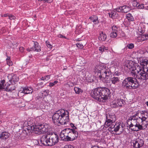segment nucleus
Wrapping results in <instances>:
<instances>
[{"label": "nucleus", "mask_w": 148, "mask_h": 148, "mask_svg": "<svg viewBox=\"0 0 148 148\" xmlns=\"http://www.w3.org/2000/svg\"><path fill=\"white\" fill-rule=\"evenodd\" d=\"M31 126L32 130L37 132V133L40 134L46 132L45 134L42 136L40 138V142L44 145L52 146L57 143L59 140L58 135L50 131L49 128V126L47 125L40 124Z\"/></svg>", "instance_id": "obj_1"}, {"label": "nucleus", "mask_w": 148, "mask_h": 148, "mask_svg": "<svg viewBox=\"0 0 148 148\" xmlns=\"http://www.w3.org/2000/svg\"><path fill=\"white\" fill-rule=\"evenodd\" d=\"M143 111L137 112L135 114L130 116L127 120L131 121V123L129 125V128L133 131H138L143 130L142 124Z\"/></svg>", "instance_id": "obj_2"}, {"label": "nucleus", "mask_w": 148, "mask_h": 148, "mask_svg": "<svg viewBox=\"0 0 148 148\" xmlns=\"http://www.w3.org/2000/svg\"><path fill=\"white\" fill-rule=\"evenodd\" d=\"M110 94V90L106 87L97 88L92 90V97L94 99L104 102L108 99Z\"/></svg>", "instance_id": "obj_3"}, {"label": "nucleus", "mask_w": 148, "mask_h": 148, "mask_svg": "<svg viewBox=\"0 0 148 148\" xmlns=\"http://www.w3.org/2000/svg\"><path fill=\"white\" fill-rule=\"evenodd\" d=\"M69 112L62 109L56 112L53 115L52 119L53 122L58 125H64L66 123V119H68Z\"/></svg>", "instance_id": "obj_4"}, {"label": "nucleus", "mask_w": 148, "mask_h": 148, "mask_svg": "<svg viewBox=\"0 0 148 148\" xmlns=\"http://www.w3.org/2000/svg\"><path fill=\"white\" fill-rule=\"evenodd\" d=\"M95 70L96 72L100 73L99 77L101 80L104 82H108L112 74L110 69L101 65H98L95 67Z\"/></svg>", "instance_id": "obj_5"}, {"label": "nucleus", "mask_w": 148, "mask_h": 148, "mask_svg": "<svg viewBox=\"0 0 148 148\" xmlns=\"http://www.w3.org/2000/svg\"><path fill=\"white\" fill-rule=\"evenodd\" d=\"M95 70L96 72L100 73L99 77L101 80L104 82H108L112 74L110 69L101 65H98L95 67Z\"/></svg>", "instance_id": "obj_6"}, {"label": "nucleus", "mask_w": 148, "mask_h": 148, "mask_svg": "<svg viewBox=\"0 0 148 148\" xmlns=\"http://www.w3.org/2000/svg\"><path fill=\"white\" fill-rule=\"evenodd\" d=\"M139 86L138 81L136 78L131 77L126 78L122 83V86L127 90L136 89Z\"/></svg>", "instance_id": "obj_7"}, {"label": "nucleus", "mask_w": 148, "mask_h": 148, "mask_svg": "<svg viewBox=\"0 0 148 148\" xmlns=\"http://www.w3.org/2000/svg\"><path fill=\"white\" fill-rule=\"evenodd\" d=\"M124 102V101L123 99H117L111 102L110 106L112 108H117L119 107H122Z\"/></svg>", "instance_id": "obj_8"}, {"label": "nucleus", "mask_w": 148, "mask_h": 148, "mask_svg": "<svg viewBox=\"0 0 148 148\" xmlns=\"http://www.w3.org/2000/svg\"><path fill=\"white\" fill-rule=\"evenodd\" d=\"M134 147L135 148H140L144 145V141L143 139L140 138H137L133 141Z\"/></svg>", "instance_id": "obj_9"}, {"label": "nucleus", "mask_w": 148, "mask_h": 148, "mask_svg": "<svg viewBox=\"0 0 148 148\" xmlns=\"http://www.w3.org/2000/svg\"><path fill=\"white\" fill-rule=\"evenodd\" d=\"M143 119L142 124L143 128H145L147 127L148 125V112L145 111H143V114H142Z\"/></svg>", "instance_id": "obj_10"}, {"label": "nucleus", "mask_w": 148, "mask_h": 148, "mask_svg": "<svg viewBox=\"0 0 148 148\" xmlns=\"http://www.w3.org/2000/svg\"><path fill=\"white\" fill-rule=\"evenodd\" d=\"M27 50L28 51H34L39 52L41 50V47L37 42H34V43L33 47L27 49Z\"/></svg>", "instance_id": "obj_11"}, {"label": "nucleus", "mask_w": 148, "mask_h": 148, "mask_svg": "<svg viewBox=\"0 0 148 148\" xmlns=\"http://www.w3.org/2000/svg\"><path fill=\"white\" fill-rule=\"evenodd\" d=\"M33 92V89L31 87H22L18 92V94H20L23 93L25 94L32 93Z\"/></svg>", "instance_id": "obj_12"}, {"label": "nucleus", "mask_w": 148, "mask_h": 148, "mask_svg": "<svg viewBox=\"0 0 148 148\" xmlns=\"http://www.w3.org/2000/svg\"><path fill=\"white\" fill-rule=\"evenodd\" d=\"M122 128L123 130V124L120 122H116L115 125H113L110 127V128L111 129H113L114 131L115 132L118 131L119 129Z\"/></svg>", "instance_id": "obj_13"}, {"label": "nucleus", "mask_w": 148, "mask_h": 148, "mask_svg": "<svg viewBox=\"0 0 148 148\" xmlns=\"http://www.w3.org/2000/svg\"><path fill=\"white\" fill-rule=\"evenodd\" d=\"M70 132L69 133L68 135L73 140L77 138L78 136L77 132L74 129H70Z\"/></svg>", "instance_id": "obj_14"}, {"label": "nucleus", "mask_w": 148, "mask_h": 148, "mask_svg": "<svg viewBox=\"0 0 148 148\" xmlns=\"http://www.w3.org/2000/svg\"><path fill=\"white\" fill-rule=\"evenodd\" d=\"M140 67L138 66L136 67L134 66L133 68L130 70L131 71V73L133 77H134L136 75L140 73L141 70Z\"/></svg>", "instance_id": "obj_15"}, {"label": "nucleus", "mask_w": 148, "mask_h": 148, "mask_svg": "<svg viewBox=\"0 0 148 148\" xmlns=\"http://www.w3.org/2000/svg\"><path fill=\"white\" fill-rule=\"evenodd\" d=\"M136 77L139 79L146 80L148 78V75L141 70L140 73L136 75Z\"/></svg>", "instance_id": "obj_16"}, {"label": "nucleus", "mask_w": 148, "mask_h": 148, "mask_svg": "<svg viewBox=\"0 0 148 148\" xmlns=\"http://www.w3.org/2000/svg\"><path fill=\"white\" fill-rule=\"evenodd\" d=\"M12 87L10 88V97L12 98H16L17 95L19 96V94H18L17 92L15 90V87L14 86L12 85Z\"/></svg>", "instance_id": "obj_17"}, {"label": "nucleus", "mask_w": 148, "mask_h": 148, "mask_svg": "<svg viewBox=\"0 0 148 148\" xmlns=\"http://www.w3.org/2000/svg\"><path fill=\"white\" fill-rule=\"evenodd\" d=\"M106 119L109 120H111L113 122H115L116 120V116L114 114L110 112L108 114H106Z\"/></svg>", "instance_id": "obj_18"}, {"label": "nucleus", "mask_w": 148, "mask_h": 148, "mask_svg": "<svg viewBox=\"0 0 148 148\" xmlns=\"http://www.w3.org/2000/svg\"><path fill=\"white\" fill-rule=\"evenodd\" d=\"M134 62L132 61H127L124 65L125 67H126L130 71L135 66Z\"/></svg>", "instance_id": "obj_19"}, {"label": "nucleus", "mask_w": 148, "mask_h": 148, "mask_svg": "<svg viewBox=\"0 0 148 148\" xmlns=\"http://www.w3.org/2000/svg\"><path fill=\"white\" fill-rule=\"evenodd\" d=\"M5 83V80H3L1 81V83H0V91L2 89H4V90L6 91H9V84H7L6 86L5 84V86H4V84Z\"/></svg>", "instance_id": "obj_20"}, {"label": "nucleus", "mask_w": 148, "mask_h": 148, "mask_svg": "<svg viewBox=\"0 0 148 148\" xmlns=\"http://www.w3.org/2000/svg\"><path fill=\"white\" fill-rule=\"evenodd\" d=\"M110 80L112 84L116 85L119 82L120 77L116 76H112L110 79Z\"/></svg>", "instance_id": "obj_21"}, {"label": "nucleus", "mask_w": 148, "mask_h": 148, "mask_svg": "<svg viewBox=\"0 0 148 148\" xmlns=\"http://www.w3.org/2000/svg\"><path fill=\"white\" fill-rule=\"evenodd\" d=\"M107 36L106 34L103 32H102L99 34V35L98 37V39L100 41H104L106 39Z\"/></svg>", "instance_id": "obj_22"}, {"label": "nucleus", "mask_w": 148, "mask_h": 148, "mask_svg": "<svg viewBox=\"0 0 148 148\" xmlns=\"http://www.w3.org/2000/svg\"><path fill=\"white\" fill-rule=\"evenodd\" d=\"M114 122L113 121H111V120L106 119V121L104 124V127L106 128L108 127H110V128L111 125H114Z\"/></svg>", "instance_id": "obj_23"}, {"label": "nucleus", "mask_w": 148, "mask_h": 148, "mask_svg": "<svg viewBox=\"0 0 148 148\" xmlns=\"http://www.w3.org/2000/svg\"><path fill=\"white\" fill-rule=\"evenodd\" d=\"M12 79L10 80V82L11 84H15V82L18 81L19 79L17 76L12 74Z\"/></svg>", "instance_id": "obj_24"}, {"label": "nucleus", "mask_w": 148, "mask_h": 148, "mask_svg": "<svg viewBox=\"0 0 148 148\" xmlns=\"http://www.w3.org/2000/svg\"><path fill=\"white\" fill-rule=\"evenodd\" d=\"M8 137V133L6 132H3L0 134V138L1 139H5Z\"/></svg>", "instance_id": "obj_25"}, {"label": "nucleus", "mask_w": 148, "mask_h": 148, "mask_svg": "<svg viewBox=\"0 0 148 148\" xmlns=\"http://www.w3.org/2000/svg\"><path fill=\"white\" fill-rule=\"evenodd\" d=\"M122 8V12L127 13L131 10L129 6L125 5L123 6Z\"/></svg>", "instance_id": "obj_26"}, {"label": "nucleus", "mask_w": 148, "mask_h": 148, "mask_svg": "<svg viewBox=\"0 0 148 148\" xmlns=\"http://www.w3.org/2000/svg\"><path fill=\"white\" fill-rule=\"evenodd\" d=\"M92 22H93L94 24H96V22L98 20V17L95 15H93L91 16L89 18Z\"/></svg>", "instance_id": "obj_27"}, {"label": "nucleus", "mask_w": 148, "mask_h": 148, "mask_svg": "<svg viewBox=\"0 0 148 148\" xmlns=\"http://www.w3.org/2000/svg\"><path fill=\"white\" fill-rule=\"evenodd\" d=\"M140 64L143 66V67L148 66V60L147 59L142 60V62L140 63Z\"/></svg>", "instance_id": "obj_28"}, {"label": "nucleus", "mask_w": 148, "mask_h": 148, "mask_svg": "<svg viewBox=\"0 0 148 148\" xmlns=\"http://www.w3.org/2000/svg\"><path fill=\"white\" fill-rule=\"evenodd\" d=\"M126 18L130 21H134V18L130 13H128L126 14Z\"/></svg>", "instance_id": "obj_29"}, {"label": "nucleus", "mask_w": 148, "mask_h": 148, "mask_svg": "<svg viewBox=\"0 0 148 148\" xmlns=\"http://www.w3.org/2000/svg\"><path fill=\"white\" fill-rule=\"evenodd\" d=\"M95 78V77H94V76L92 75H89L88 76L87 80L88 82H92L94 81Z\"/></svg>", "instance_id": "obj_30"}, {"label": "nucleus", "mask_w": 148, "mask_h": 148, "mask_svg": "<svg viewBox=\"0 0 148 148\" xmlns=\"http://www.w3.org/2000/svg\"><path fill=\"white\" fill-rule=\"evenodd\" d=\"M74 90L75 92V93L77 94H79L80 93H82L83 92V90L81 89L78 87H74Z\"/></svg>", "instance_id": "obj_31"}, {"label": "nucleus", "mask_w": 148, "mask_h": 148, "mask_svg": "<svg viewBox=\"0 0 148 148\" xmlns=\"http://www.w3.org/2000/svg\"><path fill=\"white\" fill-rule=\"evenodd\" d=\"M117 13L115 11H112L108 13L109 17L112 18H114Z\"/></svg>", "instance_id": "obj_32"}, {"label": "nucleus", "mask_w": 148, "mask_h": 148, "mask_svg": "<svg viewBox=\"0 0 148 148\" xmlns=\"http://www.w3.org/2000/svg\"><path fill=\"white\" fill-rule=\"evenodd\" d=\"M99 50L101 52L104 51L105 50H107L108 48L107 47H105L104 46H102L99 47Z\"/></svg>", "instance_id": "obj_33"}, {"label": "nucleus", "mask_w": 148, "mask_h": 148, "mask_svg": "<svg viewBox=\"0 0 148 148\" xmlns=\"http://www.w3.org/2000/svg\"><path fill=\"white\" fill-rule=\"evenodd\" d=\"M70 129L69 128L65 129L62 131L61 132L66 136L67 135H68L69 133L70 132Z\"/></svg>", "instance_id": "obj_34"}, {"label": "nucleus", "mask_w": 148, "mask_h": 148, "mask_svg": "<svg viewBox=\"0 0 148 148\" xmlns=\"http://www.w3.org/2000/svg\"><path fill=\"white\" fill-rule=\"evenodd\" d=\"M141 37L143 38V41L148 40V33L147 34H143L141 35Z\"/></svg>", "instance_id": "obj_35"}, {"label": "nucleus", "mask_w": 148, "mask_h": 148, "mask_svg": "<svg viewBox=\"0 0 148 148\" xmlns=\"http://www.w3.org/2000/svg\"><path fill=\"white\" fill-rule=\"evenodd\" d=\"M64 140L66 141H72L73 140L72 139L71 136H69V135H67L66 136V137Z\"/></svg>", "instance_id": "obj_36"}, {"label": "nucleus", "mask_w": 148, "mask_h": 148, "mask_svg": "<svg viewBox=\"0 0 148 148\" xmlns=\"http://www.w3.org/2000/svg\"><path fill=\"white\" fill-rule=\"evenodd\" d=\"M117 35V33L114 32H112L110 34V36L112 38H116Z\"/></svg>", "instance_id": "obj_37"}, {"label": "nucleus", "mask_w": 148, "mask_h": 148, "mask_svg": "<svg viewBox=\"0 0 148 148\" xmlns=\"http://www.w3.org/2000/svg\"><path fill=\"white\" fill-rule=\"evenodd\" d=\"M138 32H139V34H143L145 32V29L144 28H142L141 27H139L138 28Z\"/></svg>", "instance_id": "obj_38"}, {"label": "nucleus", "mask_w": 148, "mask_h": 148, "mask_svg": "<svg viewBox=\"0 0 148 148\" xmlns=\"http://www.w3.org/2000/svg\"><path fill=\"white\" fill-rule=\"evenodd\" d=\"M126 47L130 49H132L134 48V45L133 43H131L127 45Z\"/></svg>", "instance_id": "obj_39"}, {"label": "nucleus", "mask_w": 148, "mask_h": 148, "mask_svg": "<svg viewBox=\"0 0 148 148\" xmlns=\"http://www.w3.org/2000/svg\"><path fill=\"white\" fill-rule=\"evenodd\" d=\"M122 6L118 7L115 9L116 11L118 12H122Z\"/></svg>", "instance_id": "obj_40"}, {"label": "nucleus", "mask_w": 148, "mask_h": 148, "mask_svg": "<svg viewBox=\"0 0 148 148\" xmlns=\"http://www.w3.org/2000/svg\"><path fill=\"white\" fill-rule=\"evenodd\" d=\"M117 27L115 25H113L112 27V29L113 32L117 33Z\"/></svg>", "instance_id": "obj_41"}, {"label": "nucleus", "mask_w": 148, "mask_h": 148, "mask_svg": "<svg viewBox=\"0 0 148 148\" xmlns=\"http://www.w3.org/2000/svg\"><path fill=\"white\" fill-rule=\"evenodd\" d=\"M143 71L145 72V73L148 75V66L147 67H144Z\"/></svg>", "instance_id": "obj_42"}, {"label": "nucleus", "mask_w": 148, "mask_h": 148, "mask_svg": "<svg viewBox=\"0 0 148 148\" xmlns=\"http://www.w3.org/2000/svg\"><path fill=\"white\" fill-rule=\"evenodd\" d=\"M23 133L24 134H25L26 135L25 136H28L29 134V130L27 129V130H23Z\"/></svg>", "instance_id": "obj_43"}, {"label": "nucleus", "mask_w": 148, "mask_h": 148, "mask_svg": "<svg viewBox=\"0 0 148 148\" xmlns=\"http://www.w3.org/2000/svg\"><path fill=\"white\" fill-rule=\"evenodd\" d=\"M60 136L61 139L63 140H64L66 137V135L64 134H62V132L60 133Z\"/></svg>", "instance_id": "obj_44"}, {"label": "nucleus", "mask_w": 148, "mask_h": 148, "mask_svg": "<svg viewBox=\"0 0 148 148\" xmlns=\"http://www.w3.org/2000/svg\"><path fill=\"white\" fill-rule=\"evenodd\" d=\"M46 43L48 47L50 48H51L52 47V45L50 44L49 42L48 41H46Z\"/></svg>", "instance_id": "obj_45"}, {"label": "nucleus", "mask_w": 148, "mask_h": 148, "mask_svg": "<svg viewBox=\"0 0 148 148\" xmlns=\"http://www.w3.org/2000/svg\"><path fill=\"white\" fill-rule=\"evenodd\" d=\"M76 45L77 47L79 48V49H81L83 48V45L79 43H77L76 44Z\"/></svg>", "instance_id": "obj_46"}, {"label": "nucleus", "mask_w": 148, "mask_h": 148, "mask_svg": "<svg viewBox=\"0 0 148 148\" xmlns=\"http://www.w3.org/2000/svg\"><path fill=\"white\" fill-rule=\"evenodd\" d=\"M138 7L139 9H143L144 8V4H141V5H140L139 3H138Z\"/></svg>", "instance_id": "obj_47"}, {"label": "nucleus", "mask_w": 148, "mask_h": 148, "mask_svg": "<svg viewBox=\"0 0 148 148\" xmlns=\"http://www.w3.org/2000/svg\"><path fill=\"white\" fill-rule=\"evenodd\" d=\"M138 3L137 1H134L132 3V5L133 6L135 7H138Z\"/></svg>", "instance_id": "obj_48"}, {"label": "nucleus", "mask_w": 148, "mask_h": 148, "mask_svg": "<svg viewBox=\"0 0 148 148\" xmlns=\"http://www.w3.org/2000/svg\"><path fill=\"white\" fill-rule=\"evenodd\" d=\"M6 54V56L7 57V58H6V60H7V63L8 65L9 66V57L7 55V54L6 53H5Z\"/></svg>", "instance_id": "obj_49"}, {"label": "nucleus", "mask_w": 148, "mask_h": 148, "mask_svg": "<svg viewBox=\"0 0 148 148\" xmlns=\"http://www.w3.org/2000/svg\"><path fill=\"white\" fill-rule=\"evenodd\" d=\"M64 148H75L73 146L71 145H66Z\"/></svg>", "instance_id": "obj_50"}, {"label": "nucleus", "mask_w": 148, "mask_h": 148, "mask_svg": "<svg viewBox=\"0 0 148 148\" xmlns=\"http://www.w3.org/2000/svg\"><path fill=\"white\" fill-rule=\"evenodd\" d=\"M49 92V90H45L43 91V92L45 93V95H47Z\"/></svg>", "instance_id": "obj_51"}, {"label": "nucleus", "mask_w": 148, "mask_h": 148, "mask_svg": "<svg viewBox=\"0 0 148 148\" xmlns=\"http://www.w3.org/2000/svg\"><path fill=\"white\" fill-rule=\"evenodd\" d=\"M39 1H47V2L49 3H51L52 1V0H38Z\"/></svg>", "instance_id": "obj_52"}, {"label": "nucleus", "mask_w": 148, "mask_h": 148, "mask_svg": "<svg viewBox=\"0 0 148 148\" xmlns=\"http://www.w3.org/2000/svg\"><path fill=\"white\" fill-rule=\"evenodd\" d=\"M15 19H16L15 16L12 15H10V20H14Z\"/></svg>", "instance_id": "obj_53"}, {"label": "nucleus", "mask_w": 148, "mask_h": 148, "mask_svg": "<svg viewBox=\"0 0 148 148\" xmlns=\"http://www.w3.org/2000/svg\"><path fill=\"white\" fill-rule=\"evenodd\" d=\"M1 16L2 17L8 16L9 17V14H2V15H1Z\"/></svg>", "instance_id": "obj_54"}, {"label": "nucleus", "mask_w": 148, "mask_h": 148, "mask_svg": "<svg viewBox=\"0 0 148 148\" xmlns=\"http://www.w3.org/2000/svg\"><path fill=\"white\" fill-rule=\"evenodd\" d=\"M19 50L21 52H23L24 50V48L23 47H21L19 48Z\"/></svg>", "instance_id": "obj_55"}, {"label": "nucleus", "mask_w": 148, "mask_h": 148, "mask_svg": "<svg viewBox=\"0 0 148 148\" xmlns=\"http://www.w3.org/2000/svg\"><path fill=\"white\" fill-rule=\"evenodd\" d=\"M50 76L49 75H47L45 76V78L46 79V80H48L50 78Z\"/></svg>", "instance_id": "obj_56"}, {"label": "nucleus", "mask_w": 148, "mask_h": 148, "mask_svg": "<svg viewBox=\"0 0 148 148\" xmlns=\"http://www.w3.org/2000/svg\"><path fill=\"white\" fill-rule=\"evenodd\" d=\"M54 85V84L53 82H50L49 83V86L52 87V86H53Z\"/></svg>", "instance_id": "obj_57"}, {"label": "nucleus", "mask_w": 148, "mask_h": 148, "mask_svg": "<svg viewBox=\"0 0 148 148\" xmlns=\"http://www.w3.org/2000/svg\"><path fill=\"white\" fill-rule=\"evenodd\" d=\"M91 148H100L97 145H94L92 146V147Z\"/></svg>", "instance_id": "obj_58"}, {"label": "nucleus", "mask_w": 148, "mask_h": 148, "mask_svg": "<svg viewBox=\"0 0 148 148\" xmlns=\"http://www.w3.org/2000/svg\"><path fill=\"white\" fill-rule=\"evenodd\" d=\"M114 74L115 75L119 76V75H121V73H120L117 72V73H116L115 72L114 73Z\"/></svg>", "instance_id": "obj_59"}, {"label": "nucleus", "mask_w": 148, "mask_h": 148, "mask_svg": "<svg viewBox=\"0 0 148 148\" xmlns=\"http://www.w3.org/2000/svg\"><path fill=\"white\" fill-rule=\"evenodd\" d=\"M53 83H54V84H57L58 82V81H55L53 82Z\"/></svg>", "instance_id": "obj_60"}, {"label": "nucleus", "mask_w": 148, "mask_h": 148, "mask_svg": "<svg viewBox=\"0 0 148 148\" xmlns=\"http://www.w3.org/2000/svg\"><path fill=\"white\" fill-rule=\"evenodd\" d=\"M13 64V63H12V62L10 60V66H12Z\"/></svg>", "instance_id": "obj_61"}, {"label": "nucleus", "mask_w": 148, "mask_h": 148, "mask_svg": "<svg viewBox=\"0 0 148 148\" xmlns=\"http://www.w3.org/2000/svg\"><path fill=\"white\" fill-rule=\"evenodd\" d=\"M46 78H45V77H41V79L42 80H46Z\"/></svg>", "instance_id": "obj_62"}, {"label": "nucleus", "mask_w": 148, "mask_h": 148, "mask_svg": "<svg viewBox=\"0 0 148 148\" xmlns=\"http://www.w3.org/2000/svg\"><path fill=\"white\" fill-rule=\"evenodd\" d=\"M60 38L62 37V38H65V37L64 36H63L62 35H61V34L60 35Z\"/></svg>", "instance_id": "obj_63"}, {"label": "nucleus", "mask_w": 148, "mask_h": 148, "mask_svg": "<svg viewBox=\"0 0 148 148\" xmlns=\"http://www.w3.org/2000/svg\"><path fill=\"white\" fill-rule=\"evenodd\" d=\"M71 126L72 127H75V126L74 125L73 123H71Z\"/></svg>", "instance_id": "obj_64"}]
</instances>
